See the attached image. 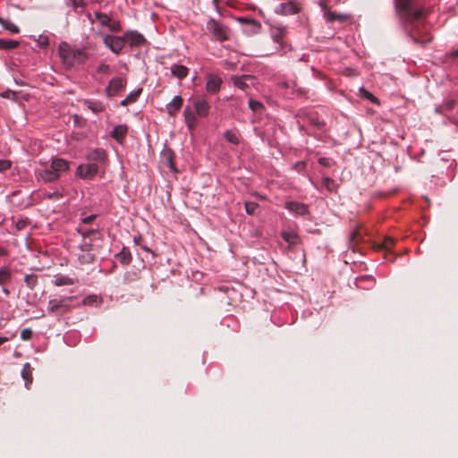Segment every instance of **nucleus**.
Masks as SVG:
<instances>
[{
  "mask_svg": "<svg viewBox=\"0 0 458 458\" xmlns=\"http://www.w3.org/2000/svg\"><path fill=\"white\" fill-rule=\"evenodd\" d=\"M401 18L404 21V30L411 39L417 45L424 47L432 40L423 21L424 13L421 9L413 8L409 0L397 4Z\"/></svg>",
  "mask_w": 458,
  "mask_h": 458,
  "instance_id": "nucleus-1",
  "label": "nucleus"
},
{
  "mask_svg": "<svg viewBox=\"0 0 458 458\" xmlns=\"http://www.w3.org/2000/svg\"><path fill=\"white\" fill-rule=\"evenodd\" d=\"M59 55L64 64L70 66L75 64H81L88 59V55L83 49H72L65 42L60 44Z\"/></svg>",
  "mask_w": 458,
  "mask_h": 458,
  "instance_id": "nucleus-2",
  "label": "nucleus"
},
{
  "mask_svg": "<svg viewBox=\"0 0 458 458\" xmlns=\"http://www.w3.org/2000/svg\"><path fill=\"white\" fill-rule=\"evenodd\" d=\"M77 231L82 237V242L79 246L80 250L94 252L95 246L91 243V242L97 238H99L100 233L94 229L83 230L81 225L78 227Z\"/></svg>",
  "mask_w": 458,
  "mask_h": 458,
  "instance_id": "nucleus-3",
  "label": "nucleus"
},
{
  "mask_svg": "<svg viewBox=\"0 0 458 458\" xmlns=\"http://www.w3.org/2000/svg\"><path fill=\"white\" fill-rule=\"evenodd\" d=\"M207 30L212 35L213 38L223 42L229 38V30L223 24L214 19H210L207 22Z\"/></svg>",
  "mask_w": 458,
  "mask_h": 458,
  "instance_id": "nucleus-4",
  "label": "nucleus"
},
{
  "mask_svg": "<svg viewBox=\"0 0 458 458\" xmlns=\"http://www.w3.org/2000/svg\"><path fill=\"white\" fill-rule=\"evenodd\" d=\"M74 297L70 296L61 300H50L48 301V311L49 313L55 314H64L71 310L70 301H73Z\"/></svg>",
  "mask_w": 458,
  "mask_h": 458,
  "instance_id": "nucleus-5",
  "label": "nucleus"
},
{
  "mask_svg": "<svg viewBox=\"0 0 458 458\" xmlns=\"http://www.w3.org/2000/svg\"><path fill=\"white\" fill-rule=\"evenodd\" d=\"M104 44L113 53L118 55L125 46L124 36L118 37V36H113V35H106L104 38Z\"/></svg>",
  "mask_w": 458,
  "mask_h": 458,
  "instance_id": "nucleus-6",
  "label": "nucleus"
},
{
  "mask_svg": "<svg viewBox=\"0 0 458 458\" xmlns=\"http://www.w3.org/2000/svg\"><path fill=\"white\" fill-rule=\"evenodd\" d=\"M126 80L121 77L113 78L107 87L106 88V95L107 98H113L116 96L121 90L125 88Z\"/></svg>",
  "mask_w": 458,
  "mask_h": 458,
  "instance_id": "nucleus-7",
  "label": "nucleus"
},
{
  "mask_svg": "<svg viewBox=\"0 0 458 458\" xmlns=\"http://www.w3.org/2000/svg\"><path fill=\"white\" fill-rule=\"evenodd\" d=\"M98 172V166L96 164H85L77 167L76 174L83 179H91Z\"/></svg>",
  "mask_w": 458,
  "mask_h": 458,
  "instance_id": "nucleus-8",
  "label": "nucleus"
},
{
  "mask_svg": "<svg viewBox=\"0 0 458 458\" xmlns=\"http://www.w3.org/2000/svg\"><path fill=\"white\" fill-rule=\"evenodd\" d=\"M193 106L195 113L200 117H205L209 113L210 106L208 100L204 98H197L193 99Z\"/></svg>",
  "mask_w": 458,
  "mask_h": 458,
  "instance_id": "nucleus-9",
  "label": "nucleus"
},
{
  "mask_svg": "<svg viewBox=\"0 0 458 458\" xmlns=\"http://www.w3.org/2000/svg\"><path fill=\"white\" fill-rule=\"evenodd\" d=\"M123 36L125 42L127 41L131 47L142 46L146 42L143 35L137 31H127Z\"/></svg>",
  "mask_w": 458,
  "mask_h": 458,
  "instance_id": "nucleus-10",
  "label": "nucleus"
},
{
  "mask_svg": "<svg viewBox=\"0 0 458 458\" xmlns=\"http://www.w3.org/2000/svg\"><path fill=\"white\" fill-rule=\"evenodd\" d=\"M221 84V78L213 74H209L207 79L206 89L210 94H216L220 90Z\"/></svg>",
  "mask_w": 458,
  "mask_h": 458,
  "instance_id": "nucleus-11",
  "label": "nucleus"
},
{
  "mask_svg": "<svg viewBox=\"0 0 458 458\" xmlns=\"http://www.w3.org/2000/svg\"><path fill=\"white\" fill-rule=\"evenodd\" d=\"M38 180H41L44 182H55L59 178V174L55 172L53 168H46L38 173Z\"/></svg>",
  "mask_w": 458,
  "mask_h": 458,
  "instance_id": "nucleus-12",
  "label": "nucleus"
},
{
  "mask_svg": "<svg viewBox=\"0 0 458 458\" xmlns=\"http://www.w3.org/2000/svg\"><path fill=\"white\" fill-rule=\"evenodd\" d=\"M298 12H299V7L297 6L296 4H294L293 2L282 3L279 4V6L276 9L277 13H281L284 15L294 14V13H297Z\"/></svg>",
  "mask_w": 458,
  "mask_h": 458,
  "instance_id": "nucleus-13",
  "label": "nucleus"
},
{
  "mask_svg": "<svg viewBox=\"0 0 458 458\" xmlns=\"http://www.w3.org/2000/svg\"><path fill=\"white\" fill-rule=\"evenodd\" d=\"M253 77L251 75H242V76H237L233 75L231 77V81L233 83V85L242 90L245 91L249 89V85L247 84L246 81H252Z\"/></svg>",
  "mask_w": 458,
  "mask_h": 458,
  "instance_id": "nucleus-14",
  "label": "nucleus"
},
{
  "mask_svg": "<svg viewBox=\"0 0 458 458\" xmlns=\"http://www.w3.org/2000/svg\"><path fill=\"white\" fill-rule=\"evenodd\" d=\"M128 132V127L124 124L116 125L111 136L119 143H123Z\"/></svg>",
  "mask_w": 458,
  "mask_h": 458,
  "instance_id": "nucleus-15",
  "label": "nucleus"
},
{
  "mask_svg": "<svg viewBox=\"0 0 458 458\" xmlns=\"http://www.w3.org/2000/svg\"><path fill=\"white\" fill-rule=\"evenodd\" d=\"M183 103V99L180 96H175L172 101L166 106L167 113L170 115H175V114L181 109Z\"/></svg>",
  "mask_w": 458,
  "mask_h": 458,
  "instance_id": "nucleus-16",
  "label": "nucleus"
},
{
  "mask_svg": "<svg viewBox=\"0 0 458 458\" xmlns=\"http://www.w3.org/2000/svg\"><path fill=\"white\" fill-rule=\"evenodd\" d=\"M285 208L292 212L298 215H305L308 212V208L305 204L297 201L286 202Z\"/></svg>",
  "mask_w": 458,
  "mask_h": 458,
  "instance_id": "nucleus-17",
  "label": "nucleus"
},
{
  "mask_svg": "<svg viewBox=\"0 0 458 458\" xmlns=\"http://www.w3.org/2000/svg\"><path fill=\"white\" fill-rule=\"evenodd\" d=\"M171 73L174 77L182 80L188 76L189 69L184 65L175 64L171 66Z\"/></svg>",
  "mask_w": 458,
  "mask_h": 458,
  "instance_id": "nucleus-18",
  "label": "nucleus"
},
{
  "mask_svg": "<svg viewBox=\"0 0 458 458\" xmlns=\"http://www.w3.org/2000/svg\"><path fill=\"white\" fill-rule=\"evenodd\" d=\"M51 168L60 174V173L65 172L69 169V163L62 158H55L52 160Z\"/></svg>",
  "mask_w": 458,
  "mask_h": 458,
  "instance_id": "nucleus-19",
  "label": "nucleus"
},
{
  "mask_svg": "<svg viewBox=\"0 0 458 458\" xmlns=\"http://www.w3.org/2000/svg\"><path fill=\"white\" fill-rule=\"evenodd\" d=\"M106 151L102 148L94 149V150L90 151L88 155V159L89 161L102 163L106 160Z\"/></svg>",
  "mask_w": 458,
  "mask_h": 458,
  "instance_id": "nucleus-20",
  "label": "nucleus"
},
{
  "mask_svg": "<svg viewBox=\"0 0 458 458\" xmlns=\"http://www.w3.org/2000/svg\"><path fill=\"white\" fill-rule=\"evenodd\" d=\"M115 258L123 265H129L132 259L130 250L125 247H123L122 250L115 255Z\"/></svg>",
  "mask_w": 458,
  "mask_h": 458,
  "instance_id": "nucleus-21",
  "label": "nucleus"
},
{
  "mask_svg": "<svg viewBox=\"0 0 458 458\" xmlns=\"http://www.w3.org/2000/svg\"><path fill=\"white\" fill-rule=\"evenodd\" d=\"M96 259V254L93 251H81L78 254V260L81 265L91 264Z\"/></svg>",
  "mask_w": 458,
  "mask_h": 458,
  "instance_id": "nucleus-22",
  "label": "nucleus"
},
{
  "mask_svg": "<svg viewBox=\"0 0 458 458\" xmlns=\"http://www.w3.org/2000/svg\"><path fill=\"white\" fill-rule=\"evenodd\" d=\"M309 123L314 126L318 130H325L326 123L323 119H320L316 114H310L308 116Z\"/></svg>",
  "mask_w": 458,
  "mask_h": 458,
  "instance_id": "nucleus-23",
  "label": "nucleus"
},
{
  "mask_svg": "<svg viewBox=\"0 0 458 458\" xmlns=\"http://www.w3.org/2000/svg\"><path fill=\"white\" fill-rule=\"evenodd\" d=\"M183 114H184L185 123H186L187 126L190 129H194L197 124V119H196V116H195L194 113L192 112V110L187 106L184 109Z\"/></svg>",
  "mask_w": 458,
  "mask_h": 458,
  "instance_id": "nucleus-24",
  "label": "nucleus"
},
{
  "mask_svg": "<svg viewBox=\"0 0 458 458\" xmlns=\"http://www.w3.org/2000/svg\"><path fill=\"white\" fill-rule=\"evenodd\" d=\"M285 34H286V30H285V28H283V27H273L271 30L272 38L276 43L281 44L283 42V39H284Z\"/></svg>",
  "mask_w": 458,
  "mask_h": 458,
  "instance_id": "nucleus-25",
  "label": "nucleus"
},
{
  "mask_svg": "<svg viewBox=\"0 0 458 458\" xmlns=\"http://www.w3.org/2000/svg\"><path fill=\"white\" fill-rule=\"evenodd\" d=\"M21 376L25 380V386L29 388V385H30L33 380L32 368L30 367V363L24 364L23 369L21 370Z\"/></svg>",
  "mask_w": 458,
  "mask_h": 458,
  "instance_id": "nucleus-26",
  "label": "nucleus"
},
{
  "mask_svg": "<svg viewBox=\"0 0 458 458\" xmlns=\"http://www.w3.org/2000/svg\"><path fill=\"white\" fill-rule=\"evenodd\" d=\"M163 158L165 164L174 172H176L175 165H174V152L170 149L165 150L163 153Z\"/></svg>",
  "mask_w": 458,
  "mask_h": 458,
  "instance_id": "nucleus-27",
  "label": "nucleus"
},
{
  "mask_svg": "<svg viewBox=\"0 0 458 458\" xmlns=\"http://www.w3.org/2000/svg\"><path fill=\"white\" fill-rule=\"evenodd\" d=\"M142 92V89L140 88L131 93H130L122 102L121 105L126 106L137 101Z\"/></svg>",
  "mask_w": 458,
  "mask_h": 458,
  "instance_id": "nucleus-28",
  "label": "nucleus"
},
{
  "mask_svg": "<svg viewBox=\"0 0 458 458\" xmlns=\"http://www.w3.org/2000/svg\"><path fill=\"white\" fill-rule=\"evenodd\" d=\"M395 243V240L390 236L384 237L381 242L377 244V248L381 250H390Z\"/></svg>",
  "mask_w": 458,
  "mask_h": 458,
  "instance_id": "nucleus-29",
  "label": "nucleus"
},
{
  "mask_svg": "<svg viewBox=\"0 0 458 458\" xmlns=\"http://www.w3.org/2000/svg\"><path fill=\"white\" fill-rule=\"evenodd\" d=\"M20 46V42L13 39L0 38V49L12 50Z\"/></svg>",
  "mask_w": 458,
  "mask_h": 458,
  "instance_id": "nucleus-30",
  "label": "nucleus"
},
{
  "mask_svg": "<svg viewBox=\"0 0 458 458\" xmlns=\"http://www.w3.org/2000/svg\"><path fill=\"white\" fill-rule=\"evenodd\" d=\"M85 105L95 114L103 112L105 110V106L100 101L87 100Z\"/></svg>",
  "mask_w": 458,
  "mask_h": 458,
  "instance_id": "nucleus-31",
  "label": "nucleus"
},
{
  "mask_svg": "<svg viewBox=\"0 0 458 458\" xmlns=\"http://www.w3.org/2000/svg\"><path fill=\"white\" fill-rule=\"evenodd\" d=\"M322 185L325 187L329 192H335L337 190V183L335 180L328 176H323L322 178Z\"/></svg>",
  "mask_w": 458,
  "mask_h": 458,
  "instance_id": "nucleus-32",
  "label": "nucleus"
},
{
  "mask_svg": "<svg viewBox=\"0 0 458 458\" xmlns=\"http://www.w3.org/2000/svg\"><path fill=\"white\" fill-rule=\"evenodd\" d=\"M12 273L8 267L0 269V285H4L11 282Z\"/></svg>",
  "mask_w": 458,
  "mask_h": 458,
  "instance_id": "nucleus-33",
  "label": "nucleus"
},
{
  "mask_svg": "<svg viewBox=\"0 0 458 458\" xmlns=\"http://www.w3.org/2000/svg\"><path fill=\"white\" fill-rule=\"evenodd\" d=\"M324 16L328 21H331V22L334 21H344L346 19L345 15L338 14L335 12H331L330 10H327V12L324 13Z\"/></svg>",
  "mask_w": 458,
  "mask_h": 458,
  "instance_id": "nucleus-34",
  "label": "nucleus"
},
{
  "mask_svg": "<svg viewBox=\"0 0 458 458\" xmlns=\"http://www.w3.org/2000/svg\"><path fill=\"white\" fill-rule=\"evenodd\" d=\"M0 23L5 30H8L12 33H19L20 32L19 27L8 20L0 18Z\"/></svg>",
  "mask_w": 458,
  "mask_h": 458,
  "instance_id": "nucleus-35",
  "label": "nucleus"
},
{
  "mask_svg": "<svg viewBox=\"0 0 458 458\" xmlns=\"http://www.w3.org/2000/svg\"><path fill=\"white\" fill-rule=\"evenodd\" d=\"M54 284L56 286L72 285L74 284V280L68 276H60L55 277Z\"/></svg>",
  "mask_w": 458,
  "mask_h": 458,
  "instance_id": "nucleus-36",
  "label": "nucleus"
},
{
  "mask_svg": "<svg viewBox=\"0 0 458 458\" xmlns=\"http://www.w3.org/2000/svg\"><path fill=\"white\" fill-rule=\"evenodd\" d=\"M94 15L95 18L101 23V25L106 27L109 26V23L112 19L107 14L100 12H95Z\"/></svg>",
  "mask_w": 458,
  "mask_h": 458,
  "instance_id": "nucleus-37",
  "label": "nucleus"
},
{
  "mask_svg": "<svg viewBox=\"0 0 458 458\" xmlns=\"http://www.w3.org/2000/svg\"><path fill=\"white\" fill-rule=\"evenodd\" d=\"M24 282L30 289L33 290L38 284V276L36 275H26Z\"/></svg>",
  "mask_w": 458,
  "mask_h": 458,
  "instance_id": "nucleus-38",
  "label": "nucleus"
},
{
  "mask_svg": "<svg viewBox=\"0 0 458 458\" xmlns=\"http://www.w3.org/2000/svg\"><path fill=\"white\" fill-rule=\"evenodd\" d=\"M361 239V234L360 233V229L356 228L352 234L350 235V245L352 249H354V245L359 242Z\"/></svg>",
  "mask_w": 458,
  "mask_h": 458,
  "instance_id": "nucleus-39",
  "label": "nucleus"
},
{
  "mask_svg": "<svg viewBox=\"0 0 458 458\" xmlns=\"http://www.w3.org/2000/svg\"><path fill=\"white\" fill-rule=\"evenodd\" d=\"M249 107L253 112H261L262 110L265 109V106L261 102L253 100L251 98L249 100Z\"/></svg>",
  "mask_w": 458,
  "mask_h": 458,
  "instance_id": "nucleus-40",
  "label": "nucleus"
},
{
  "mask_svg": "<svg viewBox=\"0 0 458 458\" xmlns=\"http://www.w3.org/2000/svg\"><path fill=\"white\" fill-rule=\"evenodd\" d=\"M259 208V204L251 201L245 202V211L249 215H254L256 210Z\"/></svg>",
  "mask_w": 458,
  "mask_h": 458,
  "instance_id": "nucleus-41",
  "label": "nucleus"
},
{
  "mask_svg": "<svg viewBox=\"0 0 458 458\" xmlns=\"http://www.w3.org/2000/svg\"><path fill=\"white\" fill-rule=\"evenodd\" d=\"M225 138L226 139L227 141H229V142H231L233 144H238L239 143L238 136L236 135L235 132H233L232 131H225Z\"/></svg>",
  "mask_w": 458,
  "mask_h": 458,
  "instance_id": "nucleus-42",
  "label": "nucleus"
},
{
  "mask_svg": "<svg viewBox=\"0 0 458 458\" xmlns=\"http://www.w3.org/2000/svg\"><path fill=\"white\" fill-rule=\"evenodd\" d=\"M360 96L370 100L373 103H377V98L369 91L365 89L364 88L360 89Z\"/></svg>",
  "mask_w": 458,
  "mask_h": 458,
  "instance_id": "nucleus-43",
  "label": "nucleus"
},
{
  "mask_svg": "<svg viewBox=\"0 0 458 458\" xmlns=\"http://www.w3.org/2000/svg\"><path fill=\"white\" fill-rule=\"evenodd\" d=\"M238 21L242 24H251V25L255 26L256 28L260 27V23L258 21H255L253 19L240 17V18H238Z\"/></svg>",
  "mask_w": 458,
  "mask_h": 458,
  "instance_id": "nucleus-44",
  "label": "nucleus"
},
{
  "mask_svg": "<svg viewBox=\"0 0 458 458\" xmlns=\"http://www.w3.org/2000/svg\"><path fill=\"white\" fill-rule=\"evenodd\" d=\"M33 335V331L30 328H23L21 332V338L23 341L30 340Z\"/></svg>",
  "mask_w": 458,
  "mask_h": 458,
  "instance_id": "nucleus-45",
  "label": "nucleus"
},
{
  "mask_svg": "<svg viewBox=\"0 0 458 458\" xmlns=\"http://www.w3.org/2000/svg\"><path fill=\"white\" fill-rule=\"evenodd\" d=\"M107 28L114 32H118L122 30L121 23L118 21L114 20H111L109 26Z\"/></svg>",
  "mask_w": 458,
  "mask_h": 458,
  "instance_id": "nucleus-46",
  "label": "nucleus"
},
{
  "mask_svg": "<svg viewBox=\"0 0 458 458\" xmlns=\"http://www.w3.org/2000/svg\"><path fill=\"white\" fill-rule=\"evenodd\" d=\"M282 236L283 239L289 243H294L297 239V236L295 234L290 233H284Z\"/></svg>",
  "mask_w": 458,
  "mask_h": 458,
  "instance_id": "nucleus-47",
  "label": "nucleus"
},
{
  "mask_svg": "<svg viewBox=\"0 0 458 458\" xmlns=\"http://www.w3.org/2000/svg\"><path fill=\"white\" fill-rule=\"evenodd\" d=\"M98 73H103V74H109L110 72V67L108 64H101L98 67Z\"/></svg>",
  "mask_w": 458,
  "mask_h": 458,
  "instance_id": "nucleus-48",
  "label": "nucleus"
},
{
  "mask_svg": "<svg viewBox=\"0 0 458 458\" xmlns=\"http://www.w3.org/2000/svg\"><path fill=\"white\" fill-rule=\"evenodd\" d=\"M11 167V162L9 160H0V172L8 170Z\"/></svg>",
  "mask_w": 458,
  "mask_h": 458,
  "instance_id": "nucleus-49",
  "label": "nucleus"
},
{
  "mask_svg": "<svg viewBox=\"0 0 458 458\" xmlns=\"http://www.w3.org/2000/svg\"><path fill=\"white\" fill-rule=\"evenodd\" d=\"M318 163L321 165H323V166L329 167V166H331L333 161L330 158H327V157H319L318 158Z\"/></svg>",
  "mask_w": 458,
  "mask_h": 458,
  "instance_id": "nucleus-50",
  "label": "nucleus"
},
{
  "mask_svg": "<svg viewBox=\"0 0 458 458\" xmlns=\"http://www.w3.org/2000/svg\"><path fill=\"white\" fill-rule=\"evenodd\" d=\"M96 219V215H90L82 218V223L85 225L91 224Z\"/></svg>",
  "mask_w": 458,
  "mask_h": 458,
  "instance_id": "nucleus-51",
  "label": "nucleus"
},
{
  "mask_svg": "<svg viewBox=\"0 0 458 458\" xmlns=\"http://www.w3.org/2000/svg\"><path fill=\"white\" fill-rule=\"evenodd\" d=\"M74 8L83 7L85 5L84 0H71Z\"/></svg>",
  "mask_w": 458,
  "mask_h": 458,
  "instance_id": "nucleus-52",
  "label": "nucleus"
},
{
  "mask_svg": "<svg viewBox=\"0 0 458 458\" xmlns=\"http://www.w3.org/2000/svg\"><path fill=\"white\" fill-rule=\"evenodd\" d=\"M455 106V101L451 99V100H447L445 103V109L447 110H452Z\"/></svg>",
  "mask_w": 458,
  "mask_h": 458,
  "instance_id": "nucleus-53",
  "label": "nucleus"
},
{
  "mask_svg": "<svg viewBox=\"0 0 458 458\" xmlns=\"http://www.w3.org/2000/svg\"><path fill=\"white\" fill-rule=\"evenodd\" d=\"M26 225H27V222H26V221H24V220H20V221H18V222H17V228H18L19 230H21V229L24 228V227L26 226Z\"/></svg>",
  "mask_w": 458,
  "mask_h": 458,
  "instance_id": "nucleus-54",
  "label": "nucleus"
},
{
  "mask_svg": "<svg viewBox=\"0 0 458 458\" xmlns=\"http://www.w3.org/2000/svg\"><path fill=\"white\" fill-rule=\"evenodd\" d=\"M296 91H297V93H298L299 95H305V94H306V89H305L298 88V89H296Z\"/></svg>",
  "mask_w": 458,
  "mask_h": 458,
  "instance_id": "nucleus-55",
  "label": "nucleus"
},
{
  "mask_svg": "<svg viewBox=\"0 0 458 458\" xmlns=\"http://www.w3.org/2000/svg\"><path fill=\"white\" fill-rule=\"evenodd\" d=\"M7 254V251L5 249L0 246V256H5Z\"/></svg>",
  "mask_w": 458,
  "mask_h": 458,
  "instance_id": "nucleus-56",
  "label": "nucleus"
},
{
  "mask_svg": "<svg viewBox=\"0 0 458 458\" xmlns=\"http://www.w3.org/2000/svg\"><path fill=\"white\" fill-rule=\"evenodd\" d=\"M451 56L454 58L458 57V48L451 53Z\"/></svg>",
  "mask_w": 458,
  "mask_h": 458,
  "instance_id": "nucleus-57",
  "label": "nucleus"
},
{
  "mask_svg": "<svg viewBox=\"0 0 458 458\" xmlns=\"http://www.w3.org/2000/svg\"><path fill=\"white\" fill-rule=\"evenodd\" d=\"M8 341L7 337H0V346Z\"/></svg>",
  "mask_w": 458,
  "mask_h": 458,
  "instance_id": "nucleus-58",
  "label": "nucleus"
},
{
  "mask_svg": "<svg viewBox=\"0 0 458 458\" xmlns=\"http://www.w3.org/2000/svg\"><path fill=\"white\" fill-rule=\"evenodd\" d=\"M2 291H3V293H4L6 296H8V295L10 294V291H9L7 288H5V287H4V288L2 289Z\"/></svg>",
  "mask_w": 458,
  "mask_h": 458,
  "instance_id": "nucleus-59",
  "label": "nucleus"
},
{
  "mask_svg": "<svg viewBox=\"0 0 458 458\" xmlns=\"http://www.w3.org/2000/svg\"><path fill=\"white\" fill-rule=\"evenodd\" d=\"M320 6L322 7V9L324 10L325 13L327 12V10H329L327 8V6L326 4H324L322 2L320 3Z\"/></svg>",
  "mask_w": 458,
  "mask_h": 458,
  "instance_id": "nucleus-60",
  "label": "nucleus"
},
{
  "mask_svg": "<svg viewBox=\"0 0 458 458\" xmlns=\"http://www.w3.org/2000/svg\"><path fill=\"white\" fill-rule=\"evenodd\" d=\"M11 93V91H5L2 94V97L4 98H8L9 97V94Z\"/></svg>",
  "mask_w": 458,
  "mask_h": 458,
  "instance_id": "nucleus-61",
  "label": "nucleus"
},
{
  "mask_svg": "<svg viewBox=\"0 0 458 458\" xmlns=\"http://www.w3.org/2000/svg\"><path fill=\"white\" fill-rule=\"evenodd\" d=\"M50 197H51V198H52V197H55V198L58 199V198H60V197H61V195H60L58 192H55V193H54L53 195H51Z\"/></svg>",
  "mask_w": 458,
  "mask_h": 458,
  "instance_id": "nucleus-62",
  "label": "nucleus"
},
{
  "mask_svg": "<svg viewBox=\"0 0 458 458\" xmlns=\"http://www.w3.org/2000/svg\"><path fill=\"white\" fill-rule=\"evenodd\" d=\"M281 85H282L283 87H284V88H289V87H290V85H289V83H288V82H283Z\"/></svg>",
  "mask_w": 458,
  "mask_h": 458,
  "instance_id": "nucleus-63",
  "label": "nucleus"
},
{
  "mask_svg": "<svg viewBox=\"0 0 458 458\" xmlns=\"http://www.w3.org/2000/svg\"><path fill=\"white\" fill-rule=\"evenodd\" d=\"M92 297H87L85 300H84V303H89V299H91Z\"/></svg>",
  "mask_w": 458,
  "mask_h": 458,
  "instance_id": "nucleus-64",
  "label": "nucleus"
}]
</instances>
